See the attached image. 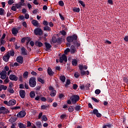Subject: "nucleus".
<instances>
[{
	"mask_svg": "<svg viewBox=\"0 0 128 128\" xmlns=\"http://www.w3.org/2000/svg\"><path fill=\"white\" fill-rule=\"evenodd\" d=\"M60 80L62 82H66V76L62 75L60 76Z\"/></svg>",
	"mask_w": 128,
	"mask_h": 128,
	"instance_id": "obj_27",
	"label": "nucleus"
},
{
	"mask_svg": "<svg viewBox=\"0 0 128 128\" xmlns=\"http://www.w3.org/2000/svg\"><path fill=\"white\" fill-rule=\"evenodd\" d=\"M78 4H81V6H83V8H84L86 6V4H84V2L83 1L79 0Z\"/></svg>",
	"mask_w": 128,
	"mask_h": 128,
	"instance_id": "obj_38",
	"label": "nucleus"
},
{
	"mask_svg": "<svg viewBox=\"0 0 128 128\" xmlns=\"http://www.w3.org/2000/svg\"><path fill=\"white\" fill-rule=\"evenodd\" d=\"M44 30H48V32H50L52 28L48 26H45L44 27Z\"/></svg>",
	"mask_w": 128,
	"mask_h": 128,
	"instance_id": "obj_29",
	"label": "nucleus"
},
{
	"mask_svg": "<svg viewBox=\"0 0 128 128\" xmlns=\"http://www.w3.org/2000/svg\"><path fill=\"white\" fill-rule=\"evenodd\" d=\"M18 126L20 128H26V124H22V123H20V124H18Z\"/></svg>",
	"mask_w": 128,
	"mask_h": 128,
	"instance_id": "obj_30",
	"label": "nucleus"
},
{
	"mask_svg": "<svg viewBox=\"0 0 128 128\" xmlns=\"http://www.w3.org/2000/svg\"><path fill=\"white\" fill-rule=\"evenodd\" d=\"M0 52H5L6 48H4V46H2L0 48Z\"/></svg>",
	"mask_w": 128,
	"mask_h": 128,
	"instance_id": "obj_60",
	"label": "nucleus"
},
{
	"mask_svg": "<svg viewBox=\"0 0 128 128\" xmlns=\"http://www.w3.org/2000/svg\"><path fill=\"white\" fill-rule=\"evenodd\" d=\"M32 126V122L30 121H27V128Z\"/></svg>",
	"mask_w": 128,
	"mask_h": 128,
	"instance_id": "obj_54",
	"label": "nucleus"
},
{
	"mask_svg": "<svg viewBox=\"0 0 128 128\" xmlns=\"http://www.w3.org/2000/svg\"><path fill=\"white\" fill-rule=\"evenodd\" d=\"M4 104L8 106H14L16 104V100L14 99L10 100L8 102L5 100L4 102Z\"/></svg>",
	"mask_w": 128,
	"mask_h": 128,
	"instance_id": "obj_3",
	"label": "nucleus"
},
{
	"mask_svg": "<svg viewBox=\"0 0 128 128\" xmlns=\"http://www.w3.org/2000/svg\"><path fill=\"white\" fill-rule=\"evenodd\" d=\"M19 94L22 98H26V91L24 90H20Z\"/></svg>",
	"mask_w": 128,
	"mask_h": 128,
	"instance_id": "obj_14",
	"label": "nucleus"
},
{
	"mask_svg": "<svg viewBox=\"0 0 128 128\" xmlns=\"http://www.w3.org/2000/svg\"><path fill=\"white\" fill-rule=\"evenodd\" d=\"M70 100L72 104H76V102L80 100V96L78 95L72 96L70 98Z\"/></svg>",
	"mask_w": 128,
	"mask_h": 128,
	"instance_id": "obj_4",
	"label": "nucleus"
},
{
	"mask_svg": "<svg viewBox=\"0 0 128 128\" xmlns=\"http://www.w3.org/2000/svg\"><path fill=\"white\" fill-rule=\"evenodd\" d=\"M49 90H50V96H56V90H54V88L52 86H50L49 88Z\"/></svg>",
	"mask_w": 128,
	"mask_h": 128,
	"instance_id": "obj_5",
	"label": "nucleus"
},
{
	"mask_svg": "<svg viewBox=\"0 0 128 128\" xmlns=\"http://www.w3.org/2000/svg\"><path fill=\"white\" fill-rule=\"evenodd\" d=\"M72 64L74 66H78V60H76V59H72Z\"/></svg>",
	"mask_w": 128,
	"mask_h": 128,
	"instance_id": "obj_26",
	"label": "nucleus"
},
{
	"mask_svg": "<svg viewBox=\"0 0 128 128\" xmlns=\"http://www.w3.org/2000/svg\"><path fill=\"white\" fill-rule=\"evenodd\" d=\"M124 40H125V42H128V36H125Z\"/></svg>",
	"mask_w": 128,
	"mask_h": 128,
	"instance_id": "obj_64",
	"label": "nucleus"
},
{
	"mask_svg": "<svg viewBox=\"0 0 128 128\" xmlns=\"http://www.w3.org/2000/svg\"><path fill=\"white\" fill-rule=\"evenodd\" d=\"M10 55H8V54H6L2 57V60H4V62H8V60H10Z\"/></svg>",
	"mask_w": 128,
	"mask_h": 128,
	"instance_id": "obj_16",
	"label": "nucleus"
},
{
	"mask_svg": "<svg viewBox=\"0 0 128 128\" xmlns=\"http://www.w3.org/2000/svg\"><path fill=\"white\" fill-rule=\"evenodd\" d=\"M80 73H78V72H74V76L76 78H80Z\"/></svg>",
	"mask_w": 128,
	"mask_h": 128,
	"instance_id": "obj_37",
	"label": "nucleus"
},
{
	"mask_svg": "<svg viewBox=\"0 0 128 128\" xmlns=\"http://www.w3.org/2000/svg\"><path fill=\"white\" fill-rule=\"evenodd\" d=\"M70 52L72 54H74L76 52V46L74 45H72L70 48Z\"/></svg>",
	"mask_w": 128,
	"mask_h": 128,
	"instance_id": "obj_13",
	"label": "nucleus"
},
{
	"mask_svg": "<svg viewBox=\"0 0 128 128\" xmlns=\"http://www.w3.org/2000/svg\"><path fill=\"white\" fill-rule=\"evenodd\" d=\"M14 0H9L8 1V4L10 6L12 4H14Z\"/></svg>",
	"mask_w": 128,
	"mask_h": 128,
	"instance_id": "obj_58",
	"label": "nucleus"
},
{
	"mask_svg": "<svg viewBox=\"0 0 128 128\" xmlns=\"http://www.w3.org/2000/svg\"><path fill=\"white\" fill-rule=\"evenodd\" d=\"M28 72H25L23 74V78H28Z\"/></svg>",
	"mask_w": 128,
	"mask_h": 128,
	"instance_id": "obj_32",
	"label": "nucleus"
},
{
	"mask_svg": "<svg viewBox=\"0 0 128 128\" xmlns=\"http://www.w3.org/2000/svg\"><path fill=\"white\" fill-rule=\"evenodd\" d=\"M58 4L60 6H64V3L62 0H60L58 2Z\"/></svg>",
	"mask_w": 128,
	"mask_h": 128,
	"instance_id": "obj_41",
	"label": "nucleus"
},
{
	"mask_svg": "<svg viewBox=\"0 0 128 128\" xmlns=\"http://www.w3.org/2000/svg\"><path fill=\"white\" fill-rule=\"evenodd\" d=\"M38 82H41V84H44V80H42L40 78H38Z\"/></svg>",
	"mask_w": 128,
	"mask_h": 128,
	"instance_id": "obj_35",
	"label": "nucleus"
},
{
	"mask_svg": "<svg viewBox=\"0 0 128 128\" xmlns=\"http://www.w3.org/2000/svg\"><path fill=\"white\" fill-rule=\"evenodd\" d=\"M92 100H94L95 102H100V100L96 99V98L94 97H92Z\"/></svg>",
	"mask_w": 128,
	"mask_h": 128,
	"instance_id": "obj_50",
	"label": "nucleus"
},
{
	"mask_svg": "<svg viewBox=\"0 0 128 128\" xmlns=\"http://www.w3.org/2000/svg\"><path fill=\"white\" fill-rule=\"evenodd\" d=\"M68 84H70V79L67 80L65 86H67Z\"/></svg>",
	"mask_w": 128,
	"mask_h": 128,
	"instance_id": "obj_45",
	"label": "nucleus"
},
{
	"mask_svg": "<svg viewBox=\"0 0 128 128\" xmlns=\"http://www.w3.org/2000/svg\"><path fill=\"white\" fill-rule=\"evenodd\" d=\"M10 70V68L8 66H5L4 68V69L2 71H4V72H8Z\"/></svg>",
	"mask_w": 128,
	"mask_h": 128,
	"instance_id": "obj_40",
	"label": "nucleus"
},
{
	"mask_svg": "<svg viewBox=\"0 0 128 128\" xmlns=\"http://www.w3.org/2000/svg\"><path fill=\"white\" fill-rule=\"evenodd\" d=\"M36 79L34 77H32L30 78L29 84L31 88H34V86H36Z\"/></svg>",
	"mask_w": 128,
	"mask_h": 128,
	"instance_id": "obj_2",
	"label": "nucleus"
},
{
	"mask_svg": "<svg viewBox=\"0 0 128 128\" xmlns=\"http://www.w3.org/2000/svg\"><path fill=\"white\" fill-rule=\"evenodd\" d=\"M19 20H24V15L19 16Z\"/></svg>",
	"mask_w": 128,
	"mask_h": 128,
	"instance_id": "obj_52",
	"label": "nucleus"
},
{
	"mask_svg": "<svg viewBox=\"0 0 128 128\" xmlns=\"http://www.w3.org/2000/svg\"><path fill=\"white\" fill-rule=\"evenodd\" d=\"M56 42H58V44H62V38H58L56 39Z\"/></svg>",
	"mask_w": 128,
	"mask_h": 128,
	"instance_id": "obj_44",
	"label": "nucleus"
},
{
	"mask_svg": "<svg viewBox=\"0 0 128 128\" xmlns=\"http://www.w3.org/2000/svg\"><path fill=\"white\" fill-rule=\"evenodd\" d=\"M68 110L69 112H72L73 110H74V108L72 106H70Z\"/></svg>",
	"mask_w": 128,
	"mask_h": 128,
	"instance_id": "obj_31",
	"label": "nucleus"
},
{
	"mask_svg": "<svg viewBox=\"0 0 128 128\" xmlns=\"http://www.w3.org/2000/svg\"><path fill=\"white\" fill-rule=\"evenodd\" d=\"M64 62H68V57H66V56L64 54H63L62 56L60 58V64H62Z\"/></svg>",
	"mask_w": 128,
	"mask_h": 128,
	"instance_id": "obj_9",
	"label": "nucleus"
},
{
	"mask_svg": "<svg viewBox=\"0 0 128 128\" xmlns=\"http://www.w3.org/2000/svg\"><path fill=\"white\" fill-rule=\"evenodd\" d=\"M56 38H52V42H54V44H56Z\"/></svg>",
	"mask_w": 128,
	"mask_h": 128,
	"instance_id": "obj_61",
	"label": "nucleus"
},
{
	"mask_svg": "<svg viewBox=\"0 0 128 128\" xmlns=\"http://www.w3.org/2000/svg\"><path fill=\"white\" fill-rule=\"evenodd\" d=\"M95 94H100V89H97L95 90Z\"/></svg>",
	"mask_w": 128,
	"mask_h": 128,
	"instance_id": "obj_53",
	"label": "nucleus"
},
{
	"mask_svg": "<svg viewBox=\"0 0 128 128\" xmlns=\"http://www.w3.org/2000/svg\"><path fill=\"white\" fill-rule=\"evenodd\" d=\"M48 106H48V105H42L41 106V109L42 110H46V108H48Z\"/></svg>",
	"mask_w": 128,
	"mask_h": 128,
	"instance_id": "obj_34",
	"label": "nucleus"
},
{
	"mask_svg": "<svg viewBox=\"0 0 128 128\" xmlns=\"http://www.w3.org/2000/svg\"><path fill=\"white\" fill-rule=\"evenodd\" d=\"M20 2L18 4H15V6L16 7V8H22V6H24L26 4H24V0H20Z\"/></svg>",
	"mask_w": 128,
	"mask_h": 128,
	"instance_id": "obj_8",
	"label": "nucleus"
},
{
	"mask_svg": "<svg viewBox=\"0 0 128 128\" xmlns=\"http://www.w3.org/2000/svg\"><path fill=\"white\" fill-rule=\"evenodd\" d=\"M43 24L44 26H48V22L46 20H44L43 22Z\"/></svg>",
	"mask_w": 128,
	"mask_h": 128,
	"instance_id": "obj_51",
	"label": "nucleus"
},
{
	"mask_svg": "<svg viewBox=\"0 0 128 128\" xmlns=\"http://www.w3.org/2000/svg\"><path fill=\"white\" fill-rule=\"evenodd\" d=\"M4 80V84H8L10 82V79H8V76H7Z\"/></svg>",
	"mask_w": 128,
	"mask_h": 128,
	"instance_id": "obj_28",
	"label": "nucleus"
},
{
	"mask_svg": "<svg viewBox=\"0 0 128 128\" xmlns=\"http://www.w3.org/2000/svg\"><path fill=\"white\" fill-rule=\"evenodd\" d=\"M70 52V48H66V50L64 51V54H68Z\"/></svg>",
	"mask_w": 128,
	"mask_h": 128,
	"instance_id": "obj_36",
	"label": "nucleus"
},
{
	"mask_svg": "<svg viewBox=\"0 0 128 128\" xmlns=\"http://www.w3.org/2000/svg\"><path fill=\"white\" fill-rule=\"evenodd\" d=\"M2 90H6V89L8 88V86H4V85L2 84Z\"/></svg>",
	"mask_w": 128,
	"mask_h": 128,
	"instance_id": "obj_57",
	"label": "nucleus"
},
{
	"mask_svg": "<svg viewBox=\"0 0 128 128\" xmlns=\"http://www.w3.org/2000/svg\"><path fill=\"white\" fill-rule=\"evenodd\" d=\"M35 44L36 46H38V48H42V46H44V44H42V42L38 41H36L35 42Z\"/></svg>",
	"mask_w": 128,
	"mask_h": 128,
	"instance_id": "obj_22",
	"label": "nucleus"
},
{
	"mask_svg": "<svg viewBox=\"0 0 128 128\" xmlns=\"http://www.w3.org/2000/svg\"><path fill=\"white\" fill-rule=\"evenodd\" d=\"M66 41L68 42H72V44H74V46H80V44L78 42V36L76 34L72 36H68L66 38Z\"/></svg>",
	"mask_w": 128,
	"mask_h": 128,
	"instance_id": "obj_1",
	"label": "nucleus"
},
{
	"mask_svg": "<svg viewBox=\"0 0 128 128\" xmlns=\"http://www.w3.org/2000/svg\"><path fill=\"white\" fill-rule=\"evenodd\" d=\"M9 78L10 80H12L14 82H17V80H18V78L14 74H10L9 76Z\"/></svg>",
	"mask_w": 128,
	"mask_h": 128,
	"instance_id": "obj_11",
	"label": "nucleus"
},
{
	"mask_svg": "<svg viewBox=\"0 0 128 128\" xmlns=\"http://www.w3.org/2000/svg\"><path fill=\"white\" fill-rule=\"evenodd\" d=\"M0 16H4V9L0 8Z\"/></svg>",
	"mask_w": 128,
	"mask_h": 128,
	"instance_id": "obj_33",
	"label": "nucleus"
},
{
	"mask_svg": "<svg viewBox=\"0 0 128 128\" xmlns=\"http://www.w3.org/2000/svg\"><path fill=\"white\" fill-rule=\"evenodd\" d=\"M21 54L22 56H28V50L24 47H22L21 48Z\"/></svg>",
	"mask_w": 128,
	"mask_h": 128,
	"instance_id": "obj_15",
	"label": "nucleus"
},
{
	"mask_svg": "<svg viewBox=\"0 0 128 128\" xmlns=\"http://www.w3.org/2000/svg\"><path fill=\"white\" fill-rule=\"evenodd\" d=\"M40 100L42 102H46V97H42Z\"/></svg>",
	"mask_w": 128,
	"mask_h": 128,
	"instance_id": "obj_59",
	"label": "nucleus"
},
{
	"mask_svg": "<svg viewBox=\"0 0 128 128\" xmlns=\"http://www.w3.org/2000/svg\"><path fill=\"white\" fill-rule=\"evenodd\" d=\"M8 92H9L10 94H14V89H12V88H10L9 89H8Z\"/></svg>",
	"mask_w": 128,
	"mask_h": 128,
	"instance_id": "obj_47",
	"label": "nucleus"
},
{
	"mask_svg": "<svg viewBox=\"0 0 128 128\" xmlns=\"http://www.w3.org/2000/svg\"><path fill=\"white\" fill-rule=\"evenodd\" d=\"M40 98H41L40 96H36L35 98V100H40Z\"/></svg>",
	"mask_w": 128,
	"mask_h": 128,
	"instance_id": "obj_63",
	"label": "nucleus"
},
{
	"mask_svg": "<svg viewBox=\"0 0 128 128\" xmlns=\"http://www.w3.org/2000/svg\"><path fill=\"white\" fill-rule=\"evenodd\" d=\"M16 62L19 64H22L24 62V58L22 56H18L16 58Z\"/></svg>",
	"mask_w": 128,
	"mask_h": 128,
	"instance_id": "obj_18",
	"label": "nucleus"
},
{
	"mask_svg": "<svg viewBox=\"0 0 128 128\" xmlns=\"http://www.w3.org/2000/svg\"><path fill=\"white\" fill-rule=\"evenodd\" d=\"M44 44L46 48V51L48 52V50H50V48H52V45H50V44L49 43H48V42H45Z\"/></svg>",
	"mask_w": 128,
	"mask_h": 128,
	"instance_id": "obj_17",
	"label": "nucleus"
},
{
	"mask_svg": "<svg viewBox=\"0 0 128 128\" xmlns=\"http://www.w3.org/2000/svg\"><path fill=\"white\" fill-rule=\"evenodd\" d=\"M48 74L50 76H54V72H52V68L50 67H48Z\"/></svg>",
	"mask_w": 128,
	"mask_h": 128,
	"instance_id": "obj_20",
	"label": "nucleus"
},
{
	"mask_svg": "<svg viewBox=\"0 0 128 128\" xmlns=\"http://www.w3.org/2000/svg\"><path fill=\"white\" fill-rule=\"evenodd\" d=\"M12 34H14V36L18 34V28H14L12 29Z\"/></svg>",
	"mask_w": 128,
	"mask_h": 128,
	"instance_id": "obj_21",
	"label": "nucleus"
},
{
	"mask_svg": "<svg viewBox=\"0 0 128 128\" xmlns=\"http://www.w3.org/2000/svg\"><path fill=\"white\" fill-rule=\"evenodd\" d=\"M66 118V114H62L60 116V118H61V120H64Z\"/></svg>",
	"mask_w": 128,
	"mask_h": 128,
	"instance_id": "obj_42",
	"label": "nucleus"
},
{
	"mask_svg": "<svg viewBox=\"0 0 128 128\" xmlns=\"http://www.w3.org/2000/svg\"><path fill=\"white\" fill-rule=\"evenodd\" d=\"M80 8H74L73 9V12H80Z\"/></svg>",
	"mask_w": 128,
	"mask_h": 128,
	"instance_id": "obj_46",
	"label": "nucleus"
},
{
	"mask_svg": "<svg viewBox=\"0 0 128 128\" xmlns=\"http://www.w3.org/2000/svg\"><path fill=\"white\" fill-rule=\"evenodd\" d=\"M47 100H48V102H52L54 100V99H53V98H49V97H48V98H47Z\"/></svg>",
	"mask_w": 128,
	"mask_h": 128,
	"instance_id": "obj_55",
	"label": "nucleus"
},
{
	"mask_svg": "<svg viewBox=\"0 0 128 128\" xmlns=\"http://www.w3.org/2000/svg\"><path fill=\"white\" fill-rule=\"evenodd\" d=\"M34 33L36 36H42V30L40 28H36L34 30Z\"/></svg>",
	"mask_w": 128,
	"mask_h": 128,
	"instance_id": "obj_6",
	"label": "nucleus"
},
{
	"mask_svg": "<svg viewBox=\"0 0 128 128\" xmlns=\"http://www.w3.org/2000/svg\"><path fill=\"white\" fill-rule=\"evenodd\" d=\"M80 106L77 105L75 107V110H76L77 112H78L80 110Z\"/></svg>",
	"mask_w": 128,
	"mask_h": 128,
	"instance_id": "obj_43",
	"label": "nucleus"
},
{
	"mask_svg": "<svg viewBox=\"0 0 128 128\" xmlns=\"http://www.w3.org/2000/svg\"><path fill=\"white\" fill-rule=\"evenodd\" d=\"M7 74H8V72H6L2 70L0 72V78L1 80H6V78H8Z\"/></svg>",
	"mask_w": 128,
	"mask_h": 128,
	"instance_id": "obj_10",
	"label": "nucleus"
},
{
	"mask_svg": "<svg viewBox=\"0 0 128 128\" xmlns=\"http://www.w3.org/2000/svg\"><path fill=\"white\" fill-rule=\"evenodd\" d=\"M42 120H43V122H46V120H48V118L46 115L42 116Z\"/></svg>",
	"mask_w": 128,
	"mask_h": 128,
	"instance_id": "obj_39",
	"label": "nucleus"
},
{
	"mask_svg": "<svg viewBox=\"0 0 128 128\" xmlns=\"http://www.w3.org/2000/svg\"><path fill=\"white\" fill-rule=\"evenodd\" d=\"M36 96V93L34 91H31L30 92V96L31 98H34V96Z\"/></svg>",
	"mask_w": 128,
	"mask_h": 128,
	"instance_id": "obj_25",
	"label": "nucleus"
},
{
	"mask_svg": "<svg viewBox=\"0 0 128 128\" xmlns=\"http://www.w3.org/2000/svg\"><path fill=\"white\" fill-rule=\"evenodd\" d=\"M0 110L2 111V114H10V110H8V109H6L5 107L4 106L0 108Z\"/></svg>",
	"mask_w": 128,
	"mask_h": 128,
	"instance_id": "obj_12",
	"label": "nucleus"
},
{
	"mask_svg": "<svg viewBox=\"0 0 128 128\" xmlns=\"http://www.w3.org/2000/svg\"><path fill=\"white\" fill-rule=\"evenodd\" d=\"M73 88H74V90H76L78 88V84H73Z\"/></svg>",
	"mask_w": 128,
	"mask_h": 128,
	"instance_id": "obj_62",
	"label": "nucleus"
},
{
	"mask_svg": "<svg viewBox=\"0 0 128 128\" xmlns=\"http://www.w3.org/2000/svg\"><path fill=\"white\" fill-rule=\"evenodd\" d=\"M60 32L62 36H66V32L64 30L60 31Z\"/></svg>",
	"mask_w": 128,
	"mask_h": 128,
	"instance_id": "obj_49",
	"label": "nucleus"
},
{
	"mask_svg": "<svg viewBox=\"0 0 128 128\" xmlns=\"http://www.w3.org/2000/svg\"><path fill=\"white\" fill-rule=\"evenodd\" d=\"M36 128H41L42 126V122L40 121H38L36 123Z\"/></svg>",
	"mask_w": 128,
	"mask_h": 128,
	"instance_id": "obj_23",
	"label": "nucleus"
},
{
	"mask_svg": "<svg viewBox=\"0 0 128 128\" xmlns=\"http://www.w3.org/2000/svg\"><path fill=\"white\" fill-rule=\"evenodd\" d=\"M26 111H20L17 114V116L18 118H24L26 116Z\"/></svg>",
	"mask_w": 128,
	"mask_h": 128,
	"instance_id": "obj_7",
	"label": "nucleus"
},
{
	"mask_svg": "<svg viewBox=\"0 0 128 128\" xmlns=\"http://www.w3.org/2000/svg\"><path fill=\"white\" fill-rule=\"evenodd\" d=\"M90 84H88L86 85V88L87 90H90Z\"/></svg>",
	"mask_w": 128,
	"mask_h": 128,
	"instance_id": "obj_48",
	"label": "nucleus"
},
{
	"mask_svg": "<svg viewBox=\"0 0 128 128\" xmlns=\"http://www.w3.org/2000/svg\"><path fill=\"white\" fill-rule=\"evenodd\" d=\"M98 112V110L97 109L93 110L94 114H96Z\"/></svg>",
	"mask_w": 128,
	"mask_h": 128,
	"instance_id": "obj_56",
	"label": "nucleus"
},
{
	"mask_svg": "<svg viewBox=\"0 0 128 128\" xmlns=\"http://www.w3.org/2000/svg\"><path fill=\"white\" fill-rule=\"evenodd\" d=\"M6 54H8V56H10H10H14V51L12 49L10 50L7 52Z\"/></svg>",
	"mask_w": 128,
	"mask_h": 128,
	"instance_id": "obj_19",
	"label": "nucleus"
},
{
	"mask_svg": "<svg viewBox=\"0 0 128 128\" xmlns=\"http://www.w3.org/2000/svg\"><path fill=\"white\" fill-rule=\"evenodd\" d=\"M32 24L34 26H38V22L36 20H32Z\"/></svg>",
	"mask_w": 128,
	"mask_h": 128,
	"instance_id": "obj_24",
	"label": "nucleus"
}]
</instances>
